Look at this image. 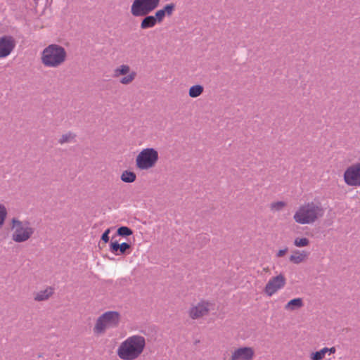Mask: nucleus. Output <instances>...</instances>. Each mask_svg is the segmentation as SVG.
I'll return each mask as SVG.
<instances>
[{
    "label": "nucleus",
    "mask_w": 360,
    "mask_h": 360,
    "mask_svg": "<svg viewBox=\"0 0 360 360\" xmlns=\"http://www.w3.org/2000/svg\"><path fill=\"white\" fill-rule=\"evenodd\" d=\"M15 46V41L13 37L5 35L0 37V58L9 56Z\"/></svg>",
    "instance_id": "nucleus-11"
},
{
    "label": "nucleus",
    "mask_w": 360,
    "mask_h": 360,
    "mask_svg": "<svg viewBox=\"0 0 360 360\" xmlns=\"http://www.w3.org/2000/svg\"><path fill=\"white\" fill-rule=\"evenodd\" d=\"M136 174L133 172L124 171L121 175V180L125 183H132L136 180Z\"/></svg>",
    "instance_id": "nucleus-21"
},
{
    "label": "nucleus",
    "mask_w": 360,
    "mask_h": 360,
    "mask_svg": "<svg viewBox=\"0 0 360 360\" xmlns=\"http://www.w3.org/2000/svg\"><path fill=\"white\" fill-rule=\"evenodd\" d=\"M11 238L16 243H23L28 240L33 235L34 230L26 221H20L16 218L11 220Z\"/></svg>",
    "instance_id": "nucleus-5"
},
{
    "label": "nucleus",
    "mask_w": 360,
    "mask_h": 360,
    "mask_svg": "<svg viewBox=\"0 0 360 360\" xmlns=\"http://www.w3.org/2000/svg\"><path fill=\"white\" fill-rule=\"evenodd\" d=\"M308 257L306 251L296 250L290 257V261L294 264H298L304 262Z\"/></svg>",
    "instance_id": "nucleus-16"
},
{
    "label": "nucleus",
    "mask_w": 360,
    "mask_h": 360,
    "mask_svg": "<svg viewBox=\"0 0 360 360\" xmlns=\"http://www.w3.org/2000/svg\"><path fill=\"white\" fill-rule=\"evenodd\" d=\"M117 233L120 236H129L133 233V231L127 226H121L117 229Z\"/></svg>",
    "instance_id": "nucleus-26"
},
{
    "label": "nucleus",
    "mask_w": 360,
    "mask_h": 360,
    "mask_svg": "<svg viewBox=\"0 0 360 360\" xmlns=\"http://www.w3.org/2000/svg\"><path fill=\"white\" fill-rule=\"evenodd\" d=\"M120 82L122 84L127 85L131 84L136 77V72L131 70V68L128 65H120L117 67L113 72V77L115 78L120 77Z\"/></svg>",
    "instance_id": "nucleus-9"
},
{
    "label": "nucleus",
    "mask_w": 360,
    "mask_h": 360,
    "mask_svg": "<svg viewBox=\"0 0 360 360\" xmlns=\"http://www.w3.org/2000/svg\"><path fill=\"white\" fill-rule=\"evenodd\" d=\"M76 135L72 132H68L63 134L60 138L58 139V142L60 144H65L68 143H72L75 141V139Z\"/></svg>",
    "instance_id": "nucleus-19"
},
{
    "label": "nucleus",
    "mask_w": 360,
    "mask_h": 360,
    "mask_svg": "<svg viewBox=\"0 0 360 360\" xmlns=\"http://www.w3.org/2000/svg\"><path fill=\"white\" fill-rule=\"evenodd\" d=\"M160 0H134L131 13L134 17L145 16L158 8Z\"/></svg>",
    "instance_id": "nucleus-7"
},
{
    "label": "nucleus",
    "mask_w": 360,
    "mask_h": 360,
    "mask_svg": "<svg viewBox=\"0 0 360 360\" xmlns=\"http://www.w3.org/2000/svg\"><path fill=\"white\" fill-rule=\"evenodd\" d=\"M326 354V349H325V347H323V349H321L319 351H317L316 352H312L310 354V359L311 360H322L324 358Z\"/></svg>",
    "instance_id": "nucleus-22"
},
{
    "label": "nucleus",
    "mask_w": 360,
    "mask_h": 360,
    "mask_svg": "<svg viewBox=\"0 0 360 360\" xmlns=\"http://www.w3.org/2000/svg\"><path fill=\"white\" fill-rule=\"evenodd\" d=\"M158 152L153 148L143 149L136 158V165L141 170L153 168L158 160Z\"/></svg>",
    "instance_id": "nucleus-6"
},
{
    "label": "nucleus",
    "mask_w": 360,
    "mask_h": 360,
    "mask_svg": "<svg viewBox=\"0 0 360 360\" xmlns=\"http://www.w3.org/2000/svg\"><path fill=\"white\" fill-rule=\"evenodd\" d=\"M293 243L297 248H303L309 244V240L307 238H296Z\"/></svg>",
    "instance_id": "nucleus-23"
},
{
    "label": "nucleus",
    "mask_w": 360,
    "mask_h": 360,
    "mask_svg": "<svg viewBox=\"0 0 360 360\" xmlns=\"http://www.w3.org/2000/svg\"><path fill=\"white\" fill-rule=\"evenodd\" d=\"M286 283L285 276L280 274L271 277L266 283L264 288V292L269 297H271L280 290L283 289Z\"/></svg>",
    "instance_id": "nucleus-10"
},
{
    "label": "nucleus",
    "mask_w": 360,
    "mask_h": 360,
    "mask_svg": "<svg viewBox=\"0 0 360 360\" xmlns=\"http://www.w3.org/2000/svg\"><path fill=\"white\" fill-rule=\"evenodd\" d=\"M175 10V4L173 3L166 4L161 9L158 10L155 13V18L158 23L163 21L165 16H171Z\"/></svg>",
    "instance_id": "nucleus-14"
},
{
    "label": "nucleus",
    "mask_w": 360,
    "mask_h": 360,
    "mask_svg": "<svg viewBox=\"0 0 360 360\" xmlns=\"http://www.w3.org/2000/svg\"><path fill=\"white\" fill-rule=\"evenodd\" d=\"M345 183L349 186H360V162L352 164L345 171Z\"/></svg>",
    "instance_id": "nucleus-8"
},
{
    "label": "nucleus",
    "mask_w": 360,
    "mask_h": 360,
    "mask_svg": "<svg viewBox=\"0 0 360 360\" xmlns=\"http://www.w3.org/2000/svg\"><path fill=\"white\" fill-rule=\"evenodd\" d=\"M66 59L67 52L65 48L56 44H49L41 53V62L46 68H57Z\"/></svg>",
    "instance_id": "nucleus-3"
},
{
    "label": "nucleus",
    "mask_w": 360,
    "mask_h": 360,
    "mask_svg": "<svg viewBox=\"0 0 360 360\" xmlns=\"http://www.w3.org/2000/svg\"><path fill=\"white\" fill-rule=\"evenodd\" d=\"M326 349V354L328 353L329 354H334L336 352V349L334 347H332L330 348L325 347Z\"/></svg>",
    "instance_id": "nucleus-31"
},
{
    "label": "nucleus",
    "mask_w": 360,
    "mask_h": 360,
    "mask_svg": "<svg viewBox=\"0 0 360 360\" xmlns=\"http://www.w3.org/2000/svg\"><path fill=\"white\" fill-rule=\"evenodd\" d=\"M286 206V203L283 201H278L272 202L270 205V208L273 211H281Z\"/></svg>",
    "instance_id": "nucleus-25"
},
{
    "label": "nucleus",
    "mask_w": 360,
    "mask_h": 360,
    "mask_svg": "<svg viewBox=\"0 0 360 360\" xmlns=\"http://www.w3.org/2000/svg\"><path fill=\"white\" fill-rule=\"evenodd\" d=\"M209 310V303L202 302L190 309L189 315L192 319H195L207 314Z\"/></svg>",
    "instance_id": "nucleus-13"
},
{
    "label": "nucleus",
    "mask_w": 360,
    "mask_h": 360,
    "mask_svg": "<svg viewBox=\"0 0 360 360\" xmlns=\"http://www.w3.org/2000/svg\"><path fill=\"white\" fill-rule=\"evenodd\" d=\"M146 338L141 335H133L122 341L117 349V355L122 360H136L143 352Z\"/></svg>",
    "instance_id": "nucleus-2"
},
{
    "label": "nucleus",
    "mask_w": 360,
    "mask_h": 360,
    "mask_svg": "<svg viewBox=\"0 0 360 360\" xmlns=\"http://www.w3.org/2000/svg\"><path fill=\"white\" fill-rule=\"evenodd\" d=\"M130 248L129 244L127 243H122L119 244V253L120 255L124 254L125 251Z\"/></svg>",
    "instance_id": "nucleus-28"
},
{
    "label": "nucleus",
    "mask_w": 360,
    "mask_h": 360,
    "mask_svg": "<svg viewBox=\"0 0 360 360\" xmlns=\"http://www.w3.org/2000/svg\"><path fill=\"white\" fill-rule=\"evenodd\" d=\"M110 250L111 252L115 254L116 255H120L119 252V243L115 242H112L110 243Z\"/></svg>",
    "instance_id": "nucleus-27"
},
{
    "label": "nucleus",
    "mask_w": 360,
    "mask_h": 360,
    "mask_svg": "<svg viewBox=\"0 0 360 360\" xmlns=\"http://www.w3.org/2000/svg\"><path fill=\"white\" fill-rule=\"evenodd\" d=\"M303 300L302 298H295L289 301L285 305V309L287 311H295L303 306Z\"/></svg>",
    "instance_id": "nucleus-18"
},
{
    "label": "nucleus",
    "mask_w": 360,
    "mask_h": 360,
    "mask_svg": "<svg viewBox=\"0 0 360 360\" xmlns=\"http://www.w3.org/2000/svg\"><path fill=\"white\" fill-rule=\"evenodd\" d=\"M325 214V209L318 200L301 204L293 214L294 221L301 225L313 224Z\"/></svg>",
    "instance_id": "nucleus-1"
},
{
    "label": "nucleus",
    "mask_w": 360,
    "mask_h": 360,
    "mask_svg": "<svg viewBox=\"0 0 360 360\" xmlns=\"http://www.w3.org/2000/svg\"><path fill=\"white\" fill-rule=\"evenodd\" d=\"M54 292V289L51 287H47L44 290H40L35 293L34 300L41 302L47 300Z\"/></svg>",
    "instance_id": "nucleus-15"
},
{
    "label": "nucleus",
    "mask_w": 360,
    "mask_h": 360,
    "mask_svg": "<svg viewBox=\"0 0 360 360\" xmlns=\"http://www.w3.org/2000/svg\"><path fill=\"white\" fill-rule=\"evenodd\" d=\"M7 209L4 204L0 203V228L4 225L6 216Z\"/></svg>",
    "instance_id": "nucleus-24"
},
{
    "label": "nucleus",
    "mask_w": 360,
    "mask_h": 360,
    "mask_svg": "<svg viewBox=\"0 0 360 360\" xmlns=\"http://www.w3.org/2000/svg\"><path fill=\"white\" fill-rule=\"evenodd\" d=\"M120 315L117 311H108L98 317L93 328L96 335H103L108 329L116 328L120 322Z\"/></svg>",
    "instance_id": "nucleus-4"
},
{
    "label": "nucleus",
    "mask_w": 360,
    "mask_h": 360,
    "mask_svg": "<svg viewBox=\"0 0 360 360\" xmlns=\"http://www.w3.org/2000/svg\"><path fill=\"white\" fill-rule=\"evenodd\" d=\"M158 24L154 15H145V18L142 20L140 27L142 30H146L155 27Z\"/></svg>",
    "instance_id": "nucleus-17"
},
{
    "label": "nucleus",
    "mask_w": 360,
    "mask_h": 360,
    "mask_svg": "<svg viewBox=\"0 0 360 360\" xmlns=\"http://www.w3.org/2000/svg\"><path fill=\"white\" fill-rule=\"evenodd\" d=\"M110 231V229H108L105 231V232L101 236V240H103L105 243H108L109 241L108 234H109Z\"/></svg>",
    "instance_id": "nucleus-29"
},
{
    "label": "nucleus",
    "mask_w": 360,
    "mask_h": 360,
    "mask_svg": "<svg viewBox=\"0 0 360 360\" xmlns=\"http://www.w3.org/2000/svg\"><path fill=\"white\" fill-rule=\"evenodd\" d=\"M254 356L255 351L252 347H239L232 352L230 360H252Z\"/></svg>",
    "instance_id": "nucleus-12"
},
{
    "label": "nucleus",
    "mask_w": 360,
    "mask_h": 360,
    "mask_svg": "<svg viewBox=\"0 0 360 360\" xmlns=\"http://www.w3.org/2000/svg\"><path fill=\"white\" fill-rule=\"evenodd\" d=\"M202 92H203V86L200 84H197V85H193L190 87L189 91H188V95L191 98H196V97L199 96L200 95H201V94Z\"/></svg>",
    "instance_id": "nucleus-20"
},
{
    "label": "nucleus",
    "mask_w": 360,
    "mask_h": 360,
    "mask_svg": "<svg viewBox=\"0 0 360 360\" xmlns=\"http://www.w3.org/2000/svg\"><path fill=\"white\" fill-rule=\"evenodd\" d=\"M288 251V248H285L284 249L278 250V252L276 253V256L278 257H283Z\"/></svg>",
    "instance_id": "nucleus-30"
}]
</instances>
